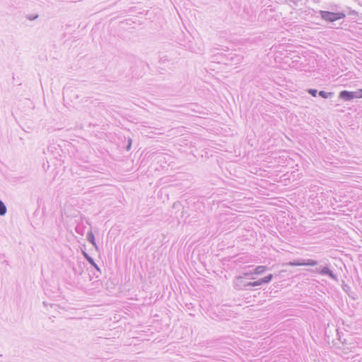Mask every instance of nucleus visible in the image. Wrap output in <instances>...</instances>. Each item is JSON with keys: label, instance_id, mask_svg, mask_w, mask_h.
Returning <instances> with one entry per match:
<instances>
[{"label": "nucleus", "instance_id": "1", "mask_svg": "<svg viewBox=\"0 0 362 362\" xmlns=\"http://www.w3.org/2000/svg\"><path fill=\"white\" fill-rule=\"evenodd\" d=\"M321 17L326 21L334 22L345 17L343 13H334L330 11H321Z\"/></svg>", "mask_w": 362, "mask_h": 362}, {"label": "nucleus", "instance_id": "7", "mask_svg": "<svg viewBox=\"0 0 362 362\" xmlns=\"http://www.w3.org/2000/svg\"><path fill=\"white\" fill-rule=\"evenodd\" d=\"M356 98H362V89L358 90V91L356 92Z\"/></svg>", "mask_w": 362, "mask_h": 362}, {"label": "nucleus", "instance_id": "3", "mask_svg": "<svg viewBox=\"0 0 362 362\" xmlns=\"http://www.w3.org/2000/svg\"><path fill=\"white\" fill-rule=\"evenodd\" d=\"M272 275L270 274V275H269L267 276H265L264 278H263L260 281L250 283V285H251L252 286H259V285L262 284V283H268V282H269L272 280Z\"/></svg>", "mask_w": 362, "mask_h": 362}, {"label": "nucleus", "instance_id": "2", "mask_svg": "<svg viewBox=\"0 0 362 362\" xmlns=\"http://www.w3.org/2000/svg\"><path fill=\"white\" fill-rule=\"evenodd\" d=\"M339 97L345 100H351L354 98H356V92L343 90L339 93Z\"/></svg>", "mask_w": 362, "mask_h": 362}, {"label": "nucleus", "instance_id": "6", "mask_svg": "<svg viewBox=\"0 0 362 362\" xmlns=\"http://www.w3.org/2000/svg\"><path fill=\"white\" fill-rule=\"evenodd\" d=\"M6 213V207L5 204L0 200V215L3 216Z\"/></svg>", "mask_w": 362, "mask_h": 362}, {"label": "nucleus", "instance_id": "4", "mask_svg": "<svg viewBox=\"0 0 362 362\" xmlns=\"http://www.w3.org/2000/svg\"><path fill=\"white\" fill-rule=\"evenodd\" d=\"M315 264H316V262L313 261V260H310L308 263H290V265H292V266H303V265L314 266Z\"/></svg>", "mask_w": 362, "mask_h": 362}, {"label": "nucleus", "instance_id": "8", "mask_svg": "<svg viewBox=\"0 0 362 362\" xmlns=\"http://www.w3.org/2000/svg\"><path fill=\"white\" fill-rule=\"evenodd\" d=\"M320 94L321 95H324V93H323V92H322V91H321V92L320 93Z\"/></svg>", "mask_w": 362, "mask_h": 362}, {"label": "nucleus", "instance_id": "5", "mask_svg": "<svg viewBox=\"0 0 362 362\" xmlns=\"http://www.w3.org/2000/svg\"><path fill=\"white\" fill-rule=\"evenodd\" d=\"M267 269V267L264 266H259L256 268L255 273L257 274H262Z\"/></svg>", "mask_w": 362, "mask_h": 362}]
</instances>
